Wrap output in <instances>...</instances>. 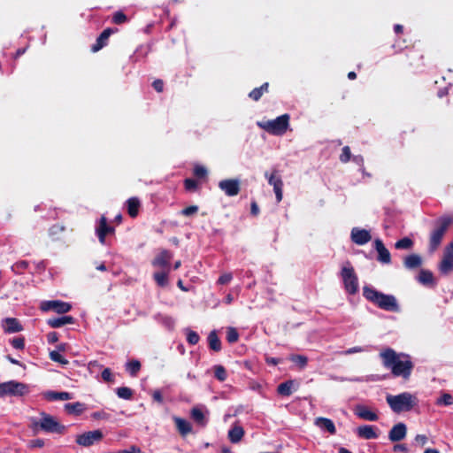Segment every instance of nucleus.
I'll use <instances>...</instances> for the list:
<instances>
[{
    "mask_svg": "<svg viewBox=\"0 0 453 453\" xmlns=\"http://www.w3.org/2000/svg\"><path fill=\"white\" fill-rule=\"evenodd\" d=\"M191 418L197 423V424H200V425H203L204 426L206 424V421H205V418H204V415H203V412L202 411L201 409L197 408V407H194L192 410H191Z\"/></svg>",
    "mask_w": 453,
    "mask_h": 453,
    "instance_id": "e433bc0d",
    "label": "nucleus"
},
{
    "mask_svg": "<svg viewBox=\"0 0 453 453\" xmlns=\"http://www.w3.org/2000/svg\"><path fill=\"white\" fill-rule=\"evenodd\" d=\"M116 394L119 398L130 400L133 396V390L127 387H120L116 389Z\"/></svg>",
    "mask_w": 453,
    "mask_h": 453,
    "instance_id": "58836bf2",
    "label": "nucleus"
},
{
    "mask_svg": "<svg viewBox=\"0 0 453 453\" xmlns=\"http://www.w3.org/2000/svg\"><path fill=\"white\" fill-rule=\"evenodd\" d=\"M453 223V219L449 216L440 217L434 224V228L429 234L428 252L434 253L441 246L443 237L448 229Z\"/></svg>",
    "mask_w": 453,
    "mask_h": 453,
    "instance_id": "7ed1b4c3",
    "label": "nucleus"
},
{
    "mask_svg": "<svg viewBox=\"0 0 453 453\" xmlns=\"http://www.w3.org/2000/svg\"><path fill=\"white\" fill-rule=\"evenodd\" d=\"M102 379L104 381L112 383L114 381V375L110 368H104L102 372Z\"/></svg>",
    "mask_w": 453,
    "mask_h": 453,
    "instance_id": "603ef678",
    "label": "nucleus"
},
{
    "mask_svg": "<svg viewBox=\"0 0 453 453\" xmlns=\"http://www.w3.org/2000/svg\"><path fill=\"white\" fill-rule=\"evenodd\" d=\"M315 425L319 428L327 431L330 434H336L335 426L330 418L322 417L317 418L315 419Z\"/></svg>",
    "mask_w": 453,
    "mask_h": 453,
    "instance_id": "393cba45",
    "label": "nucleus"
},
{
    "mask_svg": "<svg viewBox=\"0 0 453 453\" xmlns=\"http://www.w3.org/2000/svg\"><path fill=\"white\" fill-rule=\"evenodd\" d=\"M199 340H200V336L196 332H195L193 330H188V332L187 334V342L190 345L197 344Z\"/></svg>",
    "mask_w": 453,
    "mask_h": 453,
    "instance_id": "8fccbe9b",
    "label": "nucleus"
},
{
    "mask_svg": "<svg viewBox=\"0 0 453 453\" xmlns=\"http://www.w3.org/2000/svg\"><path fill=\"white\" fill-rule=\"evenodd\" d=\"M127 21V15L121 12V11H119V12H116L113 16H112V22L116 25H121V24H124Z\"/></svg>",
    "mask_w": 453,
    "mask_h": 453,
    "instance_id": "49530a36",
    "label": "nucleus"
},
{
    "mask_svg": "<svg viewBox=\"0 0 453 453\" xmlns=\"http://www.w3.org/2000/svg\"><path fill=\"white\" fill-rule=\"evenodd\" d=\"M153 278L157 284L160 287H165L168 284V276L166 273H155Z\"/></svg>",
    "mask_w": 453,
    "mask_h": 453,
    "instance_id": "79ce46f5",
    "label": "nucleus"
},
{
    "mask_svg": "<svg viewBox=\"0 0 453 453\" xmlns=\"http://www.w3.org/2000/svg\"><path fill=\"white\" fill-rule=\"evenodd\" d=\"M198 211V206L197 205H190V206H188L186 208H184L181 211H180V214L183 215V216H192L194 214H196V212Z\"/></svg>",
    "mask_w": 453,
    "mask_h": 453,
    "instance_id": "864d4df0",
    "label": "nucleus"
},
{
    "mask_svg": "<svg viewBox=\"0 0 453 453\" xmlns=\"http://www.w3.org/2000/svg\"><path fill=\"white\" fill-rule=\"evenodd\" d=\"M364 297L378 308L390 312H398L400 306L395 296L378 291L372 287L363 288Z\"/></svg>",
    "mask_w": 453,
    "mask_h": 453,
    "instance_id": "f03ea898",
    "label": "nucleus"
},
{
    "mask_svg": "<svg viewBox=\"0 0 453 453\" xmlns=\"http://www.w3.org/2000/svg\"><path fill=\"white\" fill-rule=\"evenodd\" d=\"M47 340L49 343H55L58 341V334L57 332H50L47 334Z\"/></svg>",
    "mask_w": 453,
    "mask_h": 453,
    "instance_id": "052dcab7",
    "label": "nucleus"
},
{
    "mask_svg": "<svg viewBox=\"0 0 453 453\" xmlns=\"http://www.w3.org/2000/svg\"><path fill=\"white\" fill-rule=\"evenodd\" d=\"M290 116L282 114L274 119L257 122V126L273 135H283L289 127Z\"/></svg>",
    "mask_w": 453,
    "mask_h": 453,
    "instance_id": "423d86ee",
    "label": "nucleus"
},
{
    "mask_svg": "<svg viewBox=\"0 0 453 453\" xmlns=\"http://www.w3.org/2000/svg\"><path fill=\"white\" fill-rule=\"evenodd\" d=\"M173 420L177 427V430L181 436H186L187 434L191 433L192 426L188 420L179 417H175Z\"/></svg>",
    "mask_w": 453,
    "mask_h": 453,
    "instance_id": "a878e982",
    "label": "nucleus"
},
{
    "mask_svg": "<svg viewBox=\"0 0 453 453\" xmlns=\"http://www.w3.org/2000/svg\"><path fill=\"white\" fill-rule=\"evenodd\" d=\"M351 158V151L349 146H344L342 150V153L339 159L342 163H348Z\"/></svg>",
    "mask_w": 453,
    "mask_h": 453,
    "instance_id": "de8ad7c7",
    "label": "nucleus"
},
{
    "mask_svg": "<svg viewBox=\"0 0 453 453\" xmlns=\"http://www.w3.org/2000/svg\"><path fill=\"white\" fill-rule=\"evenodd\" d=\"M424 56L418 50H410L406 54L407 65L411 67H419L424 65Z\"/></svg>",
    "mask_w": 453,
    "mask_h": 453,
    "instance_id": "6ab92c4d",
    "label": "nucleus"
},
{
    "mask_svg": "<svg viewBox=\"0 0 453 453\" xmlns=\"http://www.w3.org/2000/svg\"><path fill=\"white\" fill-rule=\"evenodd\" d=\"M184 188L187 191L195 192L198 188V182L197 180L191 178L185 179Z\"/></svg>",
    "mask_w": 453,
    "mask_h": 453,
    "instance_id": "c03bdc74",
    "label": "nucleus"
},
{
    "mask_svg": "<svg viewBox=\"0 0 453 453\" xmlns=\"http://www.w3.org/2000/svg\"><path fill=\"white\" fill-rule=\"evenodd\" d=\"M407 447L405 444H395L393 446V451L394 452H403V453H406L407 452Z\"/></svg>",
    "mask_w": 453,
    "mask_h": 453,
    "instance_id": "e2e57ef3",
    "label": "nucleus"
},
{
    "mask_svg": "<svg viewBox=\"0 0 453 453\" xmlns=\"http://www.w3.org/2000/svg\"><path fill=\"white\" fill-rule=\"evenodd\" d=\"M415 441L417 443L420 444L421 446H424L427 443L428 438L426 434H417L415 436Z\"/></svg>",
    "mask_w": 453,
    "mask_h": 453,
    "instance_id": "13d9d810",
    "label": "nucleus"
},
{
    "mask_svg": "<svg viewBox=\"0 0 453 453\" xmlns=\"http://www.w3.org/2000/svg\"><path fill=\"white\" fill-rule=\"evenodd\" d=\"M239 340V333L234 327H228L226 331V341L229 343H234Z\"/></svg>",
    "mask_w": 453,
    "mask_h": 453,
    "instance_id": "37998d69",
    "label": "nucleus"
},
{
    "mask_svg": "<svg viewBox=\"0 0 453 453\" xmlns=\"http://www.w3.org/2000/svg\"><path fill=\"white\" fill-rule=\"evenodd\" d=\"M4 322L5 323L4 332L8 334L18 333L23 330L20 322L15 318H6Z\"/></svg>",
    "mask_w": 453,
    "mask_h": 453,
    "instance_id": "bb28decb",
    "label": "nucleus"
},
{
    "mask_svg": "<svg viewBox=\"0 0 453 453\" xmlns=\"http://www.w3.org/2000/svg\"><path fill=\"white\" fill-rule=\"evenodd\" d=\"M289 360L303 369L307 365L308 357L303 355H291Z\"/></svg>",
    "mask_w": 453,
    "mask_h": 453,
    "instance_id": "ea45409f",
    "label": "nucleus"
},
{
    "mask_svg": "<svg viewBox=\"0 0 453 453\" xmlns=\"http://www.w3.org/2000/svg\"><path fill=\"white\" fill-rule=\"evenodd\" d=\"M31 428L34 431H43L49 434H64L66 431L65 426L62 425L53 416L45 412L41 413V418L32 419Z\"/></svg>",
    "mask_w": 453,
    "mask_h": 453,
    "instance_id": "39448f33",
    "label": "nucleus"
},
{
    "mask_svg": "<svg viewBox=\"0 0 453 453\" xmlns=\"http://www.w3.org/2000/svg\"><path fill=\"white\" fill-rule=\"evenodd\" d=\"M7 391L10 396H24L29 393V387L23 382L9 380L7 381Z\"/></svg>",
    "mask_w": 453,
    "mask_h": 453,
    "instance_id": "ddd939ff",
    "label": "nucleus"
},
{
    "mask_svg": "<svg viewBox=\"0 0 453 453\" xmlns=\"http://www.w3.org/2000/svg\"><path fill=\"white\" fill-rule=\"evenodd\" d=\"M141 207L140 200L137 197H130L127 201V213L131 218H135Z\"/></svg>",
    "mask_w": 453,
    "mask_h": 453,
    "instance_id": "c756f323",
    "label": "nucleus"
},
{
    "mask_svg": "<svg viewBox=\"0 0 453 453\" xmlns=\"http://www.w3.org/2000/svg\"><path fill=\"white\" fill-rule=\"evenodd\" d=\"M142 365L140 361L134 359L126 364L127 372L132 376L136 377L141 371Z\"/></svg>",
    "mask_w": 453,
    "mask_h": 453,
    "instance_id": "f704fd0d",
    "label": "nucleus"
},
{
    "mask_svg": "<svg viewBox=\"0 0 453 453\" xmlns=\"http://www.w3.org/2000/svg\"><path fill=\"white\" fill-rule=\"evenodd\" d=\"M92 418L95 419H107L109 418V414L106 412L101 411H96L92 413Z\"/></svg>",
    "mask_w": 453,
    "mask_h": 453,
    "instance_id": "bf43d9fd",
    "label": "nucleus"
},
{
    "mask_svg": "<svg viewBox=\"0 0 453 453\" xmlns=\"http://www.w3.org/2000/svg\"><path fill=\"white\" fill-rule=\"evenodd\" d=\"M250 213L253 216H257L259 213V208L256 201H253L250 203Z\"/></svg>",
    "mask_w": 453,
    "mask_h": 453,
    "instance_id": "0e129e2a",
    "label": "nucleus"
},
{
    "mask_svg": "<svg viewBox=\"0 0 453 453\" xmlns=\"http://www.w3.org/2000/svg\"><path fill=\"white\" fill-rule=\"evenodd\" d=\"M127 450L128 453H142L141 449L135 445L130 446V448L127 449Z\"/></svg>",
    "mask_w": 453,
    "mask_h": 453,
    "instance_id": "774afa93",
    "label": "nucleus"
},
{
    "mask_svg": "<svg viewBox=\"0 0 453 453\" xmlns=\"http://www.w3.org/2000/svg\"><path fill=\"white\" fill-rule=\"evenodd\" d=\"M438 269L443 275H448L453 272V242L445 247Z\"/></svg>",
    "mask_w": 453,
    "mask_h": 453,
    "instance_id": "6e6552de",
    "label": "nucleus"
},
{
    "mask_svg": "<svg viewBox=\"0 0 453 453\" xmlns=\"http://www.w3.org/2000/svg\"><path fill=\"white\" fill-rule=\"evenodd\" d=\"M12 346L16 349H25V338L23 336L15 337L11 341Z\"/></svg>",
    "mask_w": 453,
    "mask_h": 453,
    "instance_id": "3c124183",
    "label": "nucleus"
},
{
    "mask_svg": "<svg viewBox=\"0 0 453 453\" xmlns=\"http://www.w3.org/2000/svg\"><path fill=\"white\" fill-rule=\"evenodd\" d=\"M219 188L227 196H235L240 193L241 181L238 179H225L219 182Z\"/></svg>",
    "mask_w": 453,
    "mask_h": 453,
    "instance_id": "9b49d317",
    "label": "nucleus"
},
{
    "mask_svg": "<svg viewBox=\"0 0 453 453\" xmlns=\"http://www.w3.org/2000/svg\"><path fill=\"white\" fill-rule=\"evenodd\" d=\"M422 258L418 254H411L404 257L403 259V266L406 269L413 270L420 267L422 265Z\"/></svg>",
    "mask_w": 453,
    "mask_h": 453,
    "instance_id": "5701e85b",
    "label": "nucleus"
},
{
    "mask_svg": "<svg viewBox=\"0 0 453 453\" xmlns=\"http://www.w3.org/2000/svg\"><path fill=\"white\" fill-rule=\"evenodd\" d=\"M112 233H114V227L108 226L106 217L102 216L100 218L99 225L96 227V234L99 242L102 244H104L106 235Z\"/></svg>",
    "mask_w": 453,
    "mask_h": 453,
    "instance_id": "f3484780",
    "label": "nucleus"
},
{
    "mask_svg": "<svg viewBox=\"0 0 453 453\" xmlns=\"http://www.w3.org/2000/svg\"><path fill=\"white\" fill-rule=\"evenodd\" d=\"M214 377L220 382H223L227 378V372L226 368L221 365H216L213 366Z\"/></svg>",
    "mask_w": 453,
    "mask_h": 453,
    "instance_id": "c9c22d12",
    "label": "nucleus"
},
{
    "mask_svg": "<svg viewBox=\"0 0 453 453\" xmlns=\"http://www.w3.org/2000/svg\"><path fill=\"white\" fill-rule=\"evenodd\" d=\"M117 31H118L117 28H111V27L105 28L97 37L96 43L92 45L91 50L93 52H97L101 49H103L104 46H106L111 35H112L113 33H115Z\"/></svg>",
    "mask_w": 453,
    "mask_h": 453,
    "instance_id": "2eb2a0df",
    "label": "nucleus"
},
{
    "mask_svg": "<svg viewBox=\"0 0 453 453\" xmlns=\"http://www.w3.org/2000/svg\"><path fill=\"white\" fill-rule=\"evenodd\" d=\"M435 403L437 405L449 406L453 404V396L449 393H443L439 398H437Z\"/></svg>",
    "mask_w": 453,
    "mask_h": 453,
    "instance_id": "a19ab883",
    "label": "nucleus"
},
{
    "mask_svg": "<svg viewBox=\"0 0 453 453\" xmlns=\"http://www.w3.org/2000/svg\"><path fill=\"white\" fill-rule=\"evenodd\" d=\"M372 239V235L369 231L365 229H360L354 227L351 230V241L357 245H365L369 242Z\"/></svg>",
    "mask_w": 453,
    "mask_h": 453,
    "instance_id": "4468645a",
    "label": "nucleus"
},
{
    "mask_svg": "<svg viewBox=\"0 0 453 453\" xmlns=\"http://www.w3.org/2000/svg\"><path fill=\"white\" fill-rule=\"evenodd\" d=\"M104 438V434L101 430H93L85 432L81 434L77 435L76 437V443L83 446V447H89L93 445L95 442H98L102 441Z\"/></svg>",
    "mask_w": 453,
    "mask_h": 453,
    "instance_id": "9d476101",
    "label": "nucleus"
},
{
    "mask_svg": "<svg viewBox=\"0 0 453 453\" xmlns=\"http://www.w3.org/2000/svg\"><path fill=\"white\" fill-rule=\"evenodd\" d=\"M65 410L68 414L81 415L85 410V404L80 402L65 404Z\"/></svg>",
    "mask_w": 453,
    "mask_h": 453,
    "instance_id": "7c9ffc66",
    "label": "nucleus"
},
{
    "mask_svg": "<svg viewBox=\"0 0 453 453\" xmlns=\"http://www.w3.org/2000/svg\"><path fill=\"white\" fill-rule=\"evenodd\" d=\"M407 434V426L404 423H397L388 433V439L392 442H396L403 440Z\"/></svg>",
    "mask_w": 453,
    "mask_h": 453,
    "instance_id": "dca6fc26",
    "label": "nucleus"
},
{
    "mask_svg": "<svg viewBox=\"0 0 453 453\" xmlns=\"http://www.w3.org/2000/svg\"><path fill=\"white\" fill-rule=\"evenodd\" d=\"M233 279V276L231 273H224L218 279V284L219 285H226L228 284Z\"/></svg>",
    "mask_w": 453,
    "mask_h": 453,
    "instance_id": "4d7b16f0",
    "label": "nucleus"
},
{
    "mask_svg": "<svg viewBox=\"0 0 453 453\" xmlns=\"http://www.w3.org/2000/svg\"><path fill=\"white\" fill-rule=\"evenodd\" d=\"M358 437L365 440L377 439L379 437L376 427L371 425H363L357 428Z\"/></svg>",
    "mask_w": 453,
    "mask_h": 453,
    "instance_id": "412c9836",
    "label": "nucleus"
},
{
    "mask_svg": "<svg viewBox=\"0 0 453 453\" xmlns=\"http://www.w3.org/2000/svg\"><path fill=\"white\" fill-rule=\"evenodd\" d=\"M412 246L413 241L409 237L402 238L395 243V248L397 250H409L412 248Z\"/></svg>",
    "mask_w": 453,
    "mask_h": 453,
    "instance_id": "4c0bfd02",
    "label": "nucleus"
},
{
    "mask_svg": "<svg viewBox=\"0 0 453 453\" xmlns=\"http://www.w3.org/2000/svg\"><path fill=\"white\" fill-rule=\"evenodd\" d=\"M193 173L196 178L203 179L207 176V169L203 165H196L193 169Z\"/></svg>",
    "mask_w": 453,
    "mask_h": 453,
    "instance_id": "09e8293b",
    "label": "nucleus"
},
{
    "mask_svg": "<svg viewBox=\"0 0 453 453\" xmlns=\"http://www.w3.org/2000/svg\"><path fill=\"white\" fill-rule=\"evenodd\" d=\"M355 414L367 421H377L379 419L378 414L365 405H357L355 409Z\"/></svg>",
    "mask_w": 453,
    "mask_h": 453,
    "instance_id": "4be33fe9",
    "label": "nucleus"
},
{
    "mask_svg": "<svg viewBox=\"0 0 453 453\" xmlns=\"http://www.w3.org/2000/svg\"><path fill=\"white\" fill-rule=\"evenodd\" d=\"M44 446V441L42 439H35L30 441L31 448H42Z\"/></svg>",
    "mask_w": 453,
    "mask_h": 453,
    "instance_id": "680f3d73",
    "label": "nucleus"
},
{
    "mask_svg": "<svg viewBox=\"0 0 453 453\" xmlns=\"http://www.w3.org/2000/svg\"><path fill=\"white\" fill-rule=\"evenodd\" d=\"M386 401L395 413L407 412L418 404V398L409 392L396 395H388Z\"/></svg>",
    "mask_w": 453,
    "mask_h": 453,
    "instance_id": "20e7f679",
    "label": "nucleus"
},
{
    "mask_svg": "<svg viewBox=\"0 0 453 453\" xmlns=\"http://www.w3.org/2000/svg\"><path fill=\"white\" fill-rule=\"evenodd\" d=\"M294 381L286 380L277 387V393L282 396H289L293 393Z\"/></svg>",
    "mask_w": 453,
    "mask_h": 453,
    "instance_id": "72a5a7b5",
    "label": "nucleus"
},
{
    "mask_svg": "<svg viewBox=\"0 0 453 453\" xmlns=\"http://www.w3.org/2000/svg\"><path fill=\"white\" fill-rule=\"evenodd\" d=\"M340 274L345 291L349 295L357 294L358 292V278L349 261H347L342 267Z\"/></svg>",
    "mask_w": 453,
    "mask_h": 453,
    "instance_id": "0eeeda50",
    "label": "nucleus"
},
{
    "mask_svg": "<svg viewBox=\"0 0 453 453\" xmlns=\"http://www.w3.org/2000/svg\"><path fill=\"white\" fill-rule=\"evenodd\" d=\"M50 358L57 363H59L61 365H67L68 360L65 359L58 351L52 350L50 352Z\"/></svg>",
    "mask_w": 453,
    "mask_h": 453,
    "instance_id": "a18cd8bd",
    "label": "nucleus"
},
{
    "mask_svg": "<svg viewBox=\"0 0 453 453\" xmlns=\"http://www.w3.org/2000/svg\"><path fill=\"white\" fill-rule=\"evenodd\" d=\"M417 280L420 284L425 285V286L435 285L434 274L429 270L421 269L418 275Z\"/></svg>",
    "mask_w": 453,
    "mask_h": 453,
    "instance_id": "c85d7f7f",
    "label": "nucleus"
},
{
    "mask_svg": "<svg viewBox=\"0 0 453 453\" xmlns=\"http://www.w3.org/2000/svg\"><path fill=\"white\" fill-rule=\"evenodd\" d=\"M75 321L72 316H62L59 318H50L47 320V324L52 328H59L67 324H73Z\"/></svg>",
    "mask_w": 453,
    "mask_h": 453,
    "instance_id": "b1692460",
    "label": "nucleus"
},
{
    "mask_svg": "<svg viewBox=\"0 0 453 453\" xmlns=\"http://www.w3.org/2000/svg\"><path fill=\"white\" fill-rule=\"evenodd\" d=\"M164 86H165V83H164V81L161 80V79H156L153 82H152V87L157 92V93H162L164 91Z\"/></svg>",
    "mask_w": 453,
    "mask_h": 453,
    "instance_id": "6e6d98bb",
    "label": "nucleus"
},
{
    "mask_svg": "<svg viewBox=\"0 0 453 453\" xmlns=\"http://www.w3.org/2000/svg\"><path fill=\"white\" fill-rule=\"evenodd\" d=\"M6 395H8L7 381L0 383V397H4Z\"/></svg>",
    "mask_w": 453,
    "mask_h": 453,
    "instance_id": "338daca9",
    "label": "nucleus"
},
{
    "mask_svg": "<svg viewBox=\"0 0 453 453\" xmlns=\"http://www.w3.org/2000/svg\"><path fill=\"white\" fill-rule=\"evenodd\" d=\"M152 398L154 401L159 403H163V395L161 394V392L159 390H156L154 391L153 395H152Z\"/></svg>",
    "mask_w": 453,
    "mask_h": 453,
    "instance_id": "69168bd1",
    "label": "nucleus"
},
{
    "mask_svg": "<svg viewBox=\"0 0 453 453\" xmlns=\"http://www.w3.org/2000/svg\"><path fill=\"white\" fill-rule=\"evenodd\" d=\"M262 96L263 94L261 93V90L258 88H255L249 94V97L255 102H257L262 97Z\"/></svg>",
    "mask_w": 453,
    "mask_h": 453,
    "instance_id": "5fc2aeb1",
    "label": "nucleus"
},
{
    "mask_svg": "<svg viewBox=\"0 0 453 453\" xmlns=\"http://www.w3.org/2000/svg\"><path fill=\"white\" fill-rule=\"evenodd\" d=\"M244 435V430L242 426H235L228 431V439L232 443L239 442Z\"/></svg>",
    "mask_w": 453,
    "mask_h": 453,
    "instance_id": "473e14b6",
    "label": "nucleus"
},
{
    "mask_svg": "<svg viewBox=\"0 0 453 453\" xmlns=\"http://www.w3.org/2000/svg\"><path fill=\"white\" fill-rule=\"evenodd\" d=\"M208 343L209 348L215 351L219 352L221 350V341L219 338L217 332L215 330L211 331L208 335Z\"/></svg>",
    "mask_w": 453,
    "mask_h": 453,
    "instance_id": "2f4dec72",
    "label": "nucleus"
},
{
    "mask_svg": "<svg viewBox=\"0 0 453 453\" xmlns=\"http://www.w3.org/2000/svg\"><path fill=\"white\" fill-rule=\"evenodd\" d=\"M42 311H54L59 314H65L71 311L72 305L69 303L60 300L46 301L41 305Z\"/></svg>",
    "mask_w": 453,
    "mask_h": 453,
    "instance_id": "f8f14e48",
    "label": "nucleus"
},
{
    "mask_svg": "<svg viewBox=\"0 0 453 453\" xmlns=\"http://www.w3.org/2000/svg\"><path fill=\"white\" fill-rule=\"evenodd\" d=\"M380 357L383 366L390 369L395 377H402L405 380L410 379L414 364L409 355L397 353L391 348H386L380 351Z\"/></svg>",
    "mask_w": 453,
    "mask_h": 453,
    "instance_id": "f257e3e1",
    "label": "nucleus"
},
{
    "mask_svg": "<svg viewBox=\"0 0 453 453\" xmlns=\"http://www.w3.org/2000/svg\"><path fill=\"white\" fill-rule=\"evenodd\" d=\"M265 177L267 179L268 183L273 187L276 200L280 203L283 197V181L279 174V171L277 169H273L271 173L265 172Z\"/></svg>",
    "mask_w": 453,
    "mask_h": 453,
    "instance_id": "1a4fd4ad",
    "label": "nucleus"
},
{
    "mask_svg": "<svg viewBox=\"0 0 453 453\" xmlns=\"http://www.w3.org/2000/svg\"><path fill=\"white\" fill-rule=\"evenodd\" d=\"M44 396L48 401H66L73 399V395L69 392L47 391Z\"/></svg>",
    "mask_w": 453,
    "mask_h": 453,
    "instance_id": "cd10ccee",
    "label": "nucleus"
},
{
    "mask_svg": "<svg viewBox=\"0 0 453 453\" xmlns=\"http://www.w3.org/2000/svg\"><path fill=\"white\" fill-rule=\"evenodd\" d=\"M173 253L167 250H162L160 253L153 259L152 265L162 268L169 267Z\"/></svg>",
    "mask_w": 453,
    "mask_h": 453,
    "instance_id": "aec40b11",
    "label": "nucleus"
},
{
    "mask_svg": "<svg viewBox=\"0 0 453 453\" xmlns=\"http://www.w3.org/2000/svg\"><path fill=\"white\" fill-rule=\"evenodd\" d=\"M374 249L378 252L377 260L383 264L391 263V255L380 239L374 241Z\"/></svg>",
    "mask_w": 453,
    "mask_h": 453,
    "instance_id": "a211bd4d",
    "label": "nucleus"
}]
</instances>
